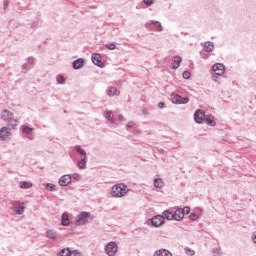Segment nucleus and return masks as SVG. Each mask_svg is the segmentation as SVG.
Returning a JSON list of instances; mask_svg holds the SVG:
<instances>
[{"instance_id": "1", "label": "nucleus", "mask_w": 256, "mask_h": 256, "mask_svg": "<svg viewBox=\"0 0 256 256\" xmlns=\"http://www.w3.org/2000/svg\"><path fill=\"white\" fill-rule=\"evenodd\" d=\"M129 193V188L125 184H116L112 187V197H125Z\"/></svg>"}, {"instance_id": "2", "label": "nucleus", "mask_w": 256, "mask_h": 256, "mask_svg": "<svg viewBox=\"0 0 256 256\" xmlns=\"http://www.w3.org/2000/svg\"><path fill=\"white\" fill-rule=\"evenodd\" d=\"M89 217H91L89 213L81 212L79 215L76 216L74 223L75 225H85V223L89 221Z\"/></svg>"}, {"instance_id": "3", "label": "nucleus", "mask_w": 256, "mask_h": 256, "mask_svg": "<svg viewBox=\"0 0 256 256\" xmlns=\"http://www.w3.org/2000/svg\"><path fill=\"white\" fill-rule=\"evenodd\" d=\"M172 103L178 104V105H185L189 103V98L187 97H181L180 95H172Z\"/></svg>"}, {"instance_id": "4", "label": "nucleus", "mask_w": 256, "mask_h": 256, "mask_svg": "<svg viewBox=\"0 0 256 256\" xmlns=\"http://www.w3.org/2000/svg\"><path fill=\"white\" fill-rule=\"evenodd\" d=\"M105 251L107 255L113 256L117 253V244L115 242H110L106 245Z\"/></svg>"}, {"instance_id": "5", "label": "nucleus", "mask_w": 256, "mask_h": 256, "mask_svg": "<svg viewBox=\"0 0 256 256\" xmlns=\"http://www.w3.org/2000/svg\"><path fill=\"white\" fill-rule=\"evenodd\" d=\"M151 223H152L153 227H161V225H163V223H165V217H163L162 215L154 216L151 219Z\"/></svg>"}, {"instance_id": "6", "label": "nucleus", "mask_w": 256, "mask_h": 256, "mask_svg": "<svg viewBox=\"0 0 256 256\" xmlns=\"http://www.w3.org/2000/svg\"><path fill=\"white\" fill-rule=\"evenodd\" d=\"M212 71H214L216 75H223V73H225V65L222 63L214 64L212 66Z\"/></svg>"}, {"instance_id": "7", "label": "nucleus", "mask_w": 256, "mask_h": 256, "mask_svg": "<svg viewBox=\"0 0 256 256\" xmlns=\"http://www.w3.org/2000/svg\"><path fill=\"white\" fill-rule=\"evenodd\" d=\"M205 111L203 110H197L194 113V120L196 121V123H203V121H205Z\"/></svg>"}, {"instance_id": "8", "label": "nucleus", "mask_w": 256, "mask_h": 256, "mask_svg": "<svg viewBox=\"0 0 256 256\" xmlns=\"http://www.w3.org/2000/svg\"><path fill=\"white\" fill-rule=\"evenodd\" d=\"M8 137H11V130L4 126L0 129V139L6 141Z\"/></svg>"}, {"instance_id": "9", "label": "nucleus", "mask_w": 256, "mask_h": 256, "mask_svg": "<svg viewBox=\"0 0 256 256\" xmlns=\"http://www.w3.org/2000/svg\"><path fill=\"white\" fill-rule=\"evenodd\" d=\"M92 63H94V65H97L98 67H103V63L101 62V54H92Z\"/></svg>"}, {"instance_id": "10", "label": "nucleus", "mask_w": 256, "mask_h": 256, "mask_svg": "<svg viewBox=\"0 0 256 256\" xmlns=\"http://www.w3.org/2000/svg\"><path fill=\"white\" fill-rule=\"evenodd\" d=\"M71 183V176L70 175H64L59 179V185L61 187H67Z\"/></svg>"}, {"instance_id": "11", "label": "nucleus", "mask_w": 256, "mask_h": 256, "mask_svg": "<svg viewBox=\"0 0 256 256\" xmlns=\"http://www.w3.org/2000/svg\"><path fill=\"white\" fill-rule=\"evenodd\" d=\"M13 117V113L9 110H3L1 113V119L3 121H9Z\"/></svg>"}, {"instance_id": "12", "label": "nucleus", "mask_w": 256, "mask_h": 256, "mask_svg": "<svg viewBox=\"0 0 256 256\" xmlns=\"http://www.w3.org/2000/svg\"><path fill=\"white\" fill-rule=\"evenodd\" d=\"M182 61L183 59L180 56H175L172 62V69H179Z\"/></svg>"}, {"instance_id": "13", "label": "nucleus", "mask_w": 256, "mask_h": 256, "mask_svg": "<svg viewBox=\"0 0 256 256\" xmlns=\"http://www.w3.org/2000/svg\"><path fill=\"white\" fill-rule=\"evenodd\" d=\"M205 123H207V125H210V127H215L216 123H215V117H213V115H207L204 118Z\"/></svg>"}, {"instance_id": "14", "label": "nucleus", "mask_w": 256, "mask_h": 256, "mask_svg": "<svg viewBox=\"0 0 256 256\" xmlns=\"http://www.w3.org/2000/svg\"><path fill=\"white\" fill-rule=\"evenodd\" d=\"M84 63H85V61L83 60V58H79V59L75 60L73 62V69H81V67H83Z\"/></svg>"}, {"instance_id": "15", "label": "nucleus", "mask_w": 256, "mask_h": 256, "mask_svg": "<svg viewBox=\"0 0 256 256\" xmlns=\"http://www.w3.org/2000/svg\"><path fill=\"white\" fill-rule=\"evenodd\" d=\"M183 217H185V216L183 215V210L177 209V210L174 212V221H181V219H183Z\"/></svg>"}, {"instance_id": "16", "label": "nucleus", "mask_w": 256, "mask_h": 256, "mask_svg": "<svg viewBox=\"0 0 256 256\" xmlns=\"http://www.w3.org/2000/svg\"><path fill=\"white\" fill-rule=\"evenodd\" d=\"M155 256H173L169 250L161 249L155 252Z\"/></svg>"}, {"instance_id": "17", "label": "nucleus", "mask_w": 256, "mask_h": 256, "mask_svg": "<svg viewBox=\"0 0 256 256\" xmlns=\"http://www.w3.org/2000/svg\"><path fill=\"white\" fill-rule=\"evenodd\" d=\"M20 189H31L33 187V183L27 182V181H22L19 183Z\"/></svg>"}, {"instance_id": "18", "label": "nucleus", "mask_w": 256, "mask_h": 256, "mask_svg": "<svg viewBox=\"0 0 256 256\" xmlns=\"http://www.w3.org/2000/svg\"><path fill=\"white\" fill-rule=\"evenodd\" d=\"M69 215L67 213H63L62 214V221H61V225H63V227H67L69 225Z\"/></svg>"}, {"instance_id": "19", "label": "nucleus", "mask_w": 256, "mask_h": 256, "mask_svg": "<svg viewBox=\"0 0 256 256\" xmlns=\"http://www.w3.org/2000/svg\"><path fill=\"white\" fill-rule=\"evenodd\" d=\"M163 215L165 216V218L168 220V221H173L174 220V213L173 212H170L168 210H165L163 212Z\"/></svg>"}, {"instance_id": "20", "label": "nucleus", "mask_w": 256, "mask_h": 256, "mask_svg": "<svg viewBox=\"0 0 256 256\" xmlns=\"http://www.w3.org/2000/svg\"><path fill=\"white\" fill-rule=\"evenodd\" d=\"M165 184L163 183V180L161 178H156L154 180V186L158 189H161Z\"/></svg>"}, {"instance_id": "21", "label": "nucleus", "mask_w": 256, "mask_h": 256, "mask_svg": "<svg viewBox=\"0 0 256 256\" xmlns=\"http://www.w3.org/2000/svg\"><path fill=\"white\" fill-rule=\"evenodd\" d=\"M104 116H105V119H107V121H110V123H113L115 121L113 119V112L111 111H106Z\"/></svg>"}, {"instance_id": "22", "label": "nucleus", "mask_w": 256, "mask_h": 256, "mask_svg": "<svg viewBox=\"0 0 256 256\" xmlns=\"http://www.w3.org/2000/svg\"><path fill=\"white\" fill-rule=\"evenodd\" d=\"M86 163H87V156H83L81 161L78 162L79 169H85Z\"/></svg>"}, {"instance_id": "23", "label": "nucleus", "mask_w": 256, "mask_h": 256, "mask_svg": "<svg viewBox=\"0 0 256 256\" xmlns=\"http://www.w3.org/2000/svg\"><path fill=\"white\" fill-rule=\"evenodd\" d=\"M109 97H114V95H119V91H117V88L110 87L108 90Z\"/></svg>"}, {"instance_id": "24", "label": "nucleus", "mask_w": 256, "mask_h": 256, "mask_svg": "<svg viewBox=\"0 0 256 256\" xmlns=\"http://www.w3.org/2000/svg\"><path fill=\"white\" fill-rule=\"evenodd\" d=\"M22 133H26L27 135H31L33 133V128H29L28 126H21Z\"/></svg>"}, {"instance_id": "25", "label": "nucleus", "mask_w": 256, "mask_h": 256, "mask_svg": "<svg viewBox=\"0 0 256 256\" xmlns=\"http://www.w3.org/2000/svg\"><path fill=\"white\" fill-rule=\"evenodd\" d=\"M71 255V250L69 248H64L58 253V256H69Z\"/></svg>"}, {"instance_id": "26", "label": "nucleus", "mask_w": 256, "mask_h": 256, "mask_svg": "<svg viewBox=\"0 0 256 256\" xmlns=\"http://www.w3.org/2000/svg\"><path fill=\"white\" fill-rule=\"evenodd\" d=\"M205 51H207L208 53H211V51H213L214 46L211 42H206L205 46H204Z\"/></svg>"}, {"instance_id": "27", "label": "nucleus", "mask_w": 256, "mask_h": 256, "mask_svg": "<svg viewBox=\"0 0 256 256\" xmlns=\"http://www.w3.org/2000/svg\"><path fill=\"white\" fill-rule=\"evenodd\" d=\"M46 235L48 239H55V237H57V232H55L54 230H48L46 232Z\"/></svg>"}, {"instance_id": "28", "label": "nucleus", "mask_w": 256, "mask_h": 256, "mask_svg": "<svg viewBox=\"0 0 256 256\" xmlns=\"http://www.w3.org/2000/svg\"><path fill=\"white\" fill-rule=\"evenodd\" d=\"M8 125H9V127H12V129H15V127H17V120L10 118L8 120Z\"/></svg>"}, {"instance_id": "29", "label": "nucleus", "mask_w": 256, "mask_h": 256, "mask_svg": "<svg viewBox=\"0 0 256 256\" xmlns=\"http://www.w3.org/2000/svg\"><path fill=\"white\" fill-rule=\"evenodd\" d=\"M76 151L83 157H87V153L81 148V146H76Z\"/></svg>"}, {"instance_id": "30", "label": "nucleus", "mask_w": 256, "mask_h": 256, "mask_svg": "<svg viewBox=\"0 0 256 256\" xmlns=\"http://www.w3.org/2000/svg\"><path fill=\"white\" fill-rule=\"evenodd\" d=\"M185 253H186V255L193 256V255H195V250H193L191 248H185Z\"/></svg>"}, {"instance_id": "31", "label": "nucleus", "mask_w": 256, "mask_h": 256, "mask_svg": "<svg viewBox=\"0 0 256 256\" xmlns=\"http://www.w3.org/2000/svg\"><path fill=\"white\" fill-rule=\"evenodd\" d=\"M181 211L183 212V216L185 217V215H189V213L191 212V208L184 207L183 209H181Z\"/></svg>"}, {"instance_id": "32", "label": "nucleus", "mask_w": 256, "mask_h": 256, "mask_svg": "<svg viewBox=\"0 0 256 256\" xmlns=\"http://www.w3.org/2000/svg\"><path fill=\"white\" fill-rule=\"evenodd\" d=\"M46 189H47V191H55V185L52 183H48L46 185Z\"/></svg>"}, {"instance_id": "33", "label": "nucleus", "mask_w": 256, "mask_h": 256, "mask_svg": "<svg viewBox=\"0 0 256 256\" xmlns=\"http://www.w3.org/2000/svg\"><path fill=\"white\" fill-rule=\"evenodd\" d=\"M25 211V207L19 206L16 210L17 215H23V212Z\"/></svg>"}, {"instance_id": "34", "label": "nucleus", "mask_w": 256, "mask_h": 256, "mask_svg": "<svg viewBox=\"0 0 256 256\" xmlns=\"http://www.w3.org/2000/svg\"><path fill=\"white\" fill-rule=\"evenodd\" d=\"M69 256H81V252L77 250L70 251Z\"/></svg>"}, {"instance_id": "35", "label": "nucleus", "mask_w": 256, "mask_h": 256, "mask_svg": "<svg viewBox=\"0 0 256 256\" xmlns=\"http://www.w3.org/2000/svg\"><path fill=\"white\" fill-rule=\"evenodd\" d=\"M57 81L60 85H63V83H65V77L63 76H58L57 77Z\"/></svg>"}, {"instance_id": "36", "label": "nucleus", "mask_w": 256, "mask_h": 256, "mask_svg": "<svg viewBox=\"0 0 256 256\" xmlns=\"http://www.w3.org/2000/svg\"><path fill=\"white\" fill-rule=\"evenodd\" d=\"M154 23L155 27H157L158 31H163V26L159 22H152Z\"/></svg>"}, {"instance_id": "37", "label": "nucleus", "mask_w": 256, "mask_h": 256, "mask_svg": "<svg viewBox=\"0 0 256 256\" xmlns=\"http://www.w3.org/2000/svg\"><path fill=\"white\" fill-rule=\"evenodd\" d=\"M189 77H191V73L189 71L183 72V78L184 79H189Z\"/></svg>"}, {"instance_id": "38", "label": "nucleus", "mask_w": 256, "mask_h": 256, "mask_svg": "<svg viewBox=\"0 0 256 256\" xmlns=\"http://www.w3.org/2000/svg\"><path fill=\"white\" fill-rule=\"evenodd\" d=\"M190 219L192 221H197V219H199V216H197V214H190Z\"/></svg>"}, {"instance_id": "39", "label": "nucleus", "mask_w": 256, "mask_h": 256, "mask_svg": "<svg viewBox=\"0 0 256 256\" xmlns=\"http://www.w3.org/2000/svg\"><path fill=\"white\" fill-rule=\"evenodd\" d=\"M107 49H110L111 51H113V49H115V44L113 43H110V44H107Z\"/></svg>"}, {"instance_id": "40", "label": "nucleus", "mask_w": 256, "mask_h": 256, "mask_svg": "<svg viewBox=\"0 0 256 256\" xmlns=\"http://www.w3.org/2000/svg\"><path fill=\"white\" fill-rule=\"evenodd\" d=\"M145 5H153V0H144Z\"/></svg>"}, {"instance_id": "41", "label": "nucleus", "mask_w": 256, "mask_h": 256, "mask_svg": "<svg viewBox=\"0 0 256 256\" xmlns=\"http://www.w3.org/2000/svg\"><path fill=\"white\" fill-rule=\"evenodd\" d=\"M158 107L159 109H163V107H165V103L163 102L158 103Z\"/></svg>"}, {"instance_id": "42", "label": "nucleus", "mask_w": 256, "mask_h": 256, "mask_svg": "<svg viewBox=\"0 0 256 256\" xmlns=\"http://www.w3.org/2000/svg\"><path fill=\"white\" fill-rule=\"evenodd\" d=\"M73 177L74 179H77V180L81 179V176L79 174H74Z\"/></svg>"}, {"instance_id": "43", "label": "nucleus", "mask_w": 256, "mask_h": 256, "mask_svg": "<svg viewBox=\"0 0 256 256\" xmlns=\"http://www.w3.org/2000/svg\"><path fill=\"white\" fill-rule=\"evenodd\" d=\"M4 5H5V7H8L9 1L6 0V1L4 2Z\"/></svg>"}, {"instance_id": "44", "label": "nucleus", "mask_w": 256, "mask_h": 256, "mask_svg": "<svg viewBox=\"0 0 256 256\" xmlns=\"http://www.w3.org/2000/svg\"><path fill=\"white\" fill-rule=\"evenodd\" d=\"M118 119H119L120 121H123V115H119Z\"/></svg>"}, {"instance_id": "45", "label": "nucleus", "mask_w": 256, "mask_h": 256, "mask_svg": "<svg viewBox=\"0 0 256 256\" xmlns=\"http://www.w3.org/2000/svg\"><path fill=\"white\" fill-rule=\"evenodd\" d=\"M128 127H133V122L128 123Z\"/></svg>"}]
</instances>
